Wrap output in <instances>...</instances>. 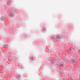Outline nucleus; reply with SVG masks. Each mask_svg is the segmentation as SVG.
Listing matches in <instances>:
<instances>
[{
	"label": "nucleus",
	"mask_w": 80,
	"mask_h": 80,
	"mask_svg": "<svg viewBox=\"0 0 80 80\" xmlns=\"http://www.w3.org/2000/svg\"><path fill=\"white\" fill-rule=\"evenodd\" d=\"M63 65H64V64H62V66H63Z\"/></svg>",
	"instance_id": "f257e3e1"
}]
</instances>
